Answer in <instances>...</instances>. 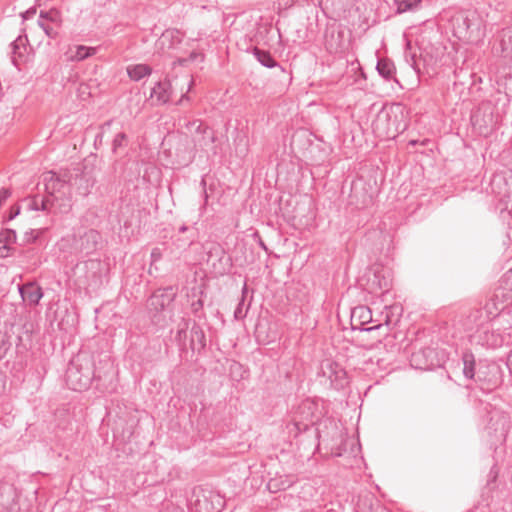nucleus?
Returning <instances> with one entry per match:
<instances>
[{"label":"nucleus","instance_id":"nucleus-49","mask_svg":"<svg viewBox=\"0 0 512 512\" xmlns=\"http://www.w3.org/2000/svg\"><path fill=\"white\" fill-rule=\"evenodd\" d=\"M511 358H512V353L508 354V358H507V365H509V363L511 362ZM510 367V366H508ZM511 370V368H509Z\"/></svg>","mask_w":512,"mask_h":512},{"label":"nucleus","instance_id":"nucleus-52","mask_svg":"<svg viewBox=\"0 0 512 512\" xmlns=\"http://www.w3.org/2000/svg\"><path fill=\"white\" fill-rule=\"evenodd\" d=\"M196 296H197L196 290L192 289V297H196Z\"/></svg>","mask_w":512,"mask_h":512},{"label":"nucleus","instance_id":"nucleus-6","mask_svg":"<svg viewBox=\"0 0 512 512\" xmlns=\"http://www.w3.org/2000/svg\"><path fill=\"white\" fill-rule=\"evenodd\" d=\"M484 430L493 443L504 441L510 428L509 415L487 404L484 407Z\"/></svg>","mask_w":512,"mask_h":512},{"label":"nucleus","instance_id":"nucleus-13","mask_svg":"<svg viewBox=\"0 0 512 512\" xmlns=\"http://www.w3.org/2000/svg\"><path fill=\"white\" fill-rule=\"evenodd\" d=\"M190 503L192 512H221L224 506L223 498L212 491L201 492L195 495Z\"/></svg>","mask_w":512,"mask_h":512},{"label":"nucleus","instance_id":"nucleus-36","mask_svg":"<svg viewBox=\"0 0 512 512\" xmlns=\"http://www.w3.org/2000/svg\"><path fill=\"white\" fill-rule=\"evenodd\" d=\"M39 20H43L48 23L56 24L57 20V12L51 10V11H41L39 15Z\"/></svg>","mask_w":512,"mask_h":512},{"label":"nucleus","instance_id":"nucleus-29","mask_svg":"<svg viewBox=\"0 0 512 512\" xmlns=\"http://www.w3.org/2000/svg\"><path fill=\"white\" fill-rule=\"evenodd\" d=\"M247 293V287L244 285L242 290V297L234 311V318L236 320H243L249 310V304H245V294Z\"/></svg>","mask_w":512,"mask_h":512},{"label":"nucleus","instance_id":"nucleus-40","mask_svg":"<svg viewBox=\"0 0 512 512\" xmlns=\"http://www.w3.org/2000/svg\"><path fill=\"white\" fill-rule=\"evenodd\" d=\"M11 196V191L8 188H2L0 190V207L2 204Z\"/></svg>","mask_w":512,"mask_h":512},{"label":"nucleus","instance_id":"nucleus-17","mask_svg":"<svg viewBox=\"0 0 512 512\" xmlns=\"http://www.w3.org/2000/svg\"><path fill=\"white\" fill-rule=\"evenodd\" d=\"M491 304L487 303L484 308L473 309L467 315L463 324L465 330L472 331L474 328L483 326L486 322L493 319L497 313L491 310ZM494 306V303H492Z\"/></svg>","mask_w":512,"mask_h":512},{"label":"nucleus","instance_id":"nucleus-26","mask_svg":"<svg viewBox=\"0 0 512 512\" xmlns=\"http://www.w3.org/2000/svg\"><path fill=\"white\" fill-rule=\"evenodd\" d=\"M253 55L264 67L274 68L278 65L277 61L272 57L269 51L254 47Z\"/></svg>","mask_w":512,"mask_h":512},{"label":"nucleus","instance_id":"nucleus-28","mask_svg":"<svg viewBox=\"0 0 512 512\" xmlns=\"http://www.w3.org/2000/svg\"><path fill=\"white\" fill-rule=\"evenodd\" d=\"M398 13L417 11L422 6V0H394Z\"/></svg>","mask_w":512,"mask_h":512},{"label":"nucleus","instance_id":"nucleus-32","mask_svg":"<svg viewBox=\"0 0 512 512\" xmlns=\"http://www.w3.org/2000/svg\"><path fill=\"white\" fill-rule=\"evenodd\" d=\"M96 52H97V48H95V47H87V46L79 45L76 47V52H75L73 58L78 61H82L90 56L95 55Z\"/></svg>","mask_w":512,"mask_h":512},{"label":"nucleus","instance_id":"nucleus-20","mask_svg":"<svg viewBox=\"0 0 512 512\" xmlns=\"http://www.w3.org/2000/svg\"><path fill=\"white\" fill-rule=\"evenodd\" d=\"M171 94V83L165 79L155 84L151 92V98L156 97L159 104H166L170 100Z\"/></svg>","mask_w":512,"mask_h":512},{"label":"nucleus","instance_id":"nucleus-3","mask_svg":"<svg viewBox=\"0 0 512 512\" xmlns=\"http://www.w3.org/2000/svg\"><path fill=\"white\" fill-rule=\"evenodd\" d=\"M94 378L92 360L87 354H73L65 374L67 387L74 391H83L89 388Z\"/></svg>","mask_w":512,"mask_h":512},{"label":"nucleus","instance_id":"nucleus-41","mask_svg":"<svg viewBox=\"0 0 512 512\" xmlns=\"http://www.w3.org/2000/svg\"><path fill=\"white\" fill-rule=\"evenodd\" d=\"M36 12H37L36 7H31L28 10H26L25 12L21 13V17L23 20H28V19L32 18L36 14Z\"/></svg>","mask_w":512,"mask_h":512},{"label":"nucleus","instance_id":"nucleus-12","mask_svg":"<svg viewBox=\"0 0 512 512\" xmlns=\"http://www.w3.org/2000/svg\"><path fill=\"white\" fill-rule=\"evenodd\" d=\"M462 372L465 378L474 379L476 381H486L489 379V374H495L498 371V366L494 363L486 367L479 362L476 364L474 354H461Z\"/></svg>","mask_w":512,"mask_h":512},{"label":"nucleus","instance_id":"nucleus-34","mask_svg":"<svg viewBox=\"0 0 512 512\" xmlns=\"http://www.w3.org/2000/svg\"><path fill=\"white\" fill-rule=\"evenodd\" d=\"M458 23V29H463L467 32L471 28V19L467 14H460L455 18Z\"/></svg>","mask_w":512,"mask_h":512},{"label":"nucleus","instance_id":"nucleus-57","mask_svg":"<svg viewBox=\"0 0 512 512\" xmlns=\"http://www.w3.org/2000/svg\"><path fill=\"white\" fill-rule=\"evenodd\" d=\"M385 118H386L387 120L390 118V116H389V114H388V113H386V114H385Z\"/></svg>","mask_w":512,"mask_h":512},{"label":"nucleus","instance_id":"nucleus-58","mask_svg":"<svg viewBox=\"0 0 512 512\" xmlns=\"http://www.w3.org/2000/svg\"><path fill=\"white\" fill-rule=\"evenodd\" d=\"M2 359V357L0 356V360Z\"/></svg>","mask_w":512,"mask_h":512},{"label":"nucleus","instance_id":"nucleus-35","mask_svg":"<svg viewBox=\"0 0 512 512\" xmlns=\"http://www.w3.org/2000/svg\"><path fill=\"white\" fill-rule=\"evenodd\" d=\"M194 242V235L192 236H185V237H177L175 239V244L177 248L179 249H186L190 247Z\"/></svg>","mask_w":512,"mask_h":512},{"label":"nucleus","instance_id":"nucleus-47","mask_svg":"<svg viewBox=\"0 0 512 512\" xmlns=\"http://www.w3.org/2000/svg\"><path fill=\"white\" fill-rule=\"evenodd\" d=\"M201 184H202V185H203V187L205 188V185H206L205 180H202V181H201ZM203 194H204V199H205V203H206V202H207V199H208V195H207V192H206V190H205V189L203 190Z\"/></svg>","mask_w":512,"mask_h":512},{"label":"nucleus","instance_id":"nucleus-14","mask_svg":"<svg viewBox=\"0 0 512 512\" xmlns=\"http://www.w3.org/2000/svg\"><path fill=\"white\" fill-rule=\"evenodd\" d=\"M96 183V177L92 169H75V174L69 178V184L76 192L86 197L91 193L92 188Z\"/></svg>","mask_w":512,"mask_h":512},{"label":"nucleus","instance_id":"nucleus-15","mask_svg":"<svg viewBox=\"0 0 512 512\" xmlns=\"http://www.w3.org/2000/svg\"><path fill=\"white\" fill-rule=\"evenodd\" d=\"M71 240L73 242V250L71 253H84L89 255L98 248L101 241V234L95 229H89L79 238L72 236Z\"/></svg>","mask_w":512,"mask_h":512},{"label":"nucleus","instance_id":"nucleus-39","mask_svg":"<svg viewBox=\"0 0 512 512\" xmlns=\"http://www.w3.org/2000/svg\"><path fill=\"white\" fill-rule=\"evenodd\" d=\"M502 282L506 289L512 291V268L504 274Z\"/></svg>","mask_w":512,"mask_h":512},{"label":"nucleus","instance_id":"nucleus-2","mask_svg":"<svg viewBox=\"0 0 512 512\" xmlns=\"http://www.w3.org/2000/svg\"><path fill=\"white\" fill-rule=\"evenodd\" d=\"M177 288L168 286L155 290L147 300L148 316L152 323L164 328L174 321V301Z\"/></svg>","mask_w":512,"mask_h":512},{"label":"nucleus","instance_id":"nucleus-33","mask_svg":"<svg viewBox=\"0 0 512 512\" xmlns=\"http://www.w3.org/2000/svg\"><path fill=\"white\" fill-rule=\"evenodd\" d=\"M38 25L43 29L44 33L51 39H56L58 36L59 22L56 24L48 23L43 20H38Z\"/></svg>","mask_w":512,"mask_h":512},{"label":"nucleus","instance_id":"nucleus-38","mask_svg":"<svg viewBox=\"0 0 512 512\" xmlns=\"http://www.w3.org/2000/svg\"><path fill=\"white\" fill-rule=\"evenodd\" d=\"M151 267L158 261L162 259V251L159 247H154L151 251Z\"/></svg>","mask_w":512,"mask_h":512},{"label":"nucleus","instance_id":"nucleus-30","mask_svg":"<svg viewBox=\"0 0 512 512\" xmlns=\"http://www.w3.org/2000/svg\"><path fill=\"white\" fill-rule=\"evenodd\" d=\"M128 145V136L124 132H119L115 135L112 141V153L118 154L120 150H123Z\"/></svg>","mask_w":512,"mask_h":512},{"label":"nucleus","instance_id":"nucleus-10","mask_svg":"<svg viewBox=\"0 0 512 512\" xmlns=\"http://www.w3.org/2000/svg\"><path fill=\"white\" fill-rule=\"evenodd\" d=\"M318 374L325 378L329 386L335 390H341L348 384L346 370L332 358L322 360Z\"/></svg>","mask_w":512,"mask_h":512},{"label":"nucleus","instance_id":"nucleus-25","mask_svg":"<svg viewBox=\"0 0 512 512\" xmlns=\"http://www.w3.org/2000/svg\"><path fill=\"white\" fill-rule=\"evenodd\" d=\"M27 203V208L33 211H44L48 213V194L46 196L35 195L24 200Z\"/></svg>","mask_w":512,"mask_h":512},{"label":"nucleus","instance_id":"nucleus-8","mask_svg":"<svg viewBox=\"0 0 512 512\" xmlns=\"http://www.w3.org/2000/svg\"><path fill=\"white\" fill-rule=\"evenodd\" d=\"M187 322L184 327L177 331L175 340L178 342L180 352H202L206 346V337L204 331L198 324H194L190 331V336L187 338L186 329Z\"/></svg>","mask_w":512,"mask_h":512},{"label":"nucleus","instance_id":"nucleus-27","mask_svg":"<svg viewBox=\"0 0 512 512\" xmlns=\"http://www.w3.org/2000/svg\"><path fill=\"white\" fill-rule=\"evenodd\" d=\"M199 296L196 300H192L190 304L191 313L197 320L205 319L206 315L204 312V301H203V295L204 291L200 290L198 292Z\"/></svg>","mask_w":512,"mask_h":512},{"label":"nucleus","instance_id":"nucleus-21","mask_svg":"<svg viewBox=\"0 0 512 512\" xmlns=\"http://www.w3.org/2000/svg\"><path fill=\"white\" fill-rule=\"evenodd\" d=\"M343 32L332 30L325 37V47L329 53H338L343 49Z\"/></svg>","mask_w":512,"mask_h":512},{"label":"nucleus","instance_id":"nucleus-22","mask_svg":"<svg viewBox=\"0 0 512 512\" xmlns=\"http://www.w3.org/2000/svg\"><path fill=\"white\" fill-rule=\"evenodd\" d=\"M16 241V232L12 229H3L0 232V257H7L10 245Z\"/></svg>","mask_w":512,"mask_h":512},{"label":"nucleus","instance_id":"nucleus-53","mask_svg":"<svg viewBox=\"0 0 512 512\" xmlns=\"http://www.w3.org/2000/svg\"><path fill=\"white\" fill-rule=\"evenodd\" d=\"M374 277H375V279L379 278L380 277V273L379 272H375Z\"/></svg>","mask_w":512,"mask_h":512},{"label":"nucleus","instance_id":"nucleus-45","mask_svg":"<svg viewBox=\"0 0 512 512\" xmlns=\"http://www.w3.org/2000/svg\"><path fill=\"white\" fill-rule=\"evenodd\" d=\"M378 286L381 291H387L389 287V282L386 279H384L383 283L381 281L378 282Z\"/></svg>","mask_w":512,"mask_h":512},{"label":"nucleus","instance_id":"nucleus-42","mask_svg":"<svg viewBox=\"0 0 512 512\" xmlns=\"http://www.w3.org/2000/svg\"><path fill=\"white\" fill-rule=\"evenodd\" d=\"M20 206L19 205H13L10 209L8 220L14 219L16 216L20 214Z\"/></svg>","mask_w":512,"mask_h":512},{"label":"nucleus","instance_id":"nucleus-5","mask_svg":"<svg viewBox=\"0 0 512 512\" xmlns=\"http://www.w3.org/2000/svg\"><path fill=\"white\" fill-rule=\"evenodd\" d=\"M322 416V410L319 400L304 399L293 412L292 420L286 426L289 435L297 437L304 431H307L311 425H314Z\"/></svg>","mask_w":512,"mask_h":512},{"label":"nucleus","instance_id":"nucleus-43","mask_svg":"<svg viewBox=\"0 0 512 512\" xmlns=\"http://www.w3.org/2000/svg\"><path fill=\"white\" fill-rule=\"evenodd\" d=\"M252 236H253V238L258 242L259 246H260L263 250L267 251V247H266V245H265L264 241L262 240V238H261V236H260L259 232H258V231H255V232L252 234Z\"/></svg>","mask_w":512,"mask_h":512},{"label":"nucleus","instance_id":"nucleus-24","mask_svg":"<svg viewBox=\"0 0 512 512\" xmlns=\"http://www.w3.org/2000/svg\"><path fill=\"white\" fill-rule=\"evenodd\" d=\"M152 68L147 64H135L127 67V74L133 81H140L144 77L151 75Z\"/></svg>","mask_w":512,"mask_h":512},{"label":"nucleus","instance_id":"nucleus-44","mask_svg":"<svg viewBox=\"0 0 512 512\" xmlns=\"http://www.w3.org/2000/svg\"><path fill=\"white\" fill-rule=\"evenodd\" d=\"M166 509L170 510V512H184V509L180 506H175L174 504L170 503L166 505Z\"/></svg>","mask_w":512,"mask_h":512},{"label":"nucleus","instance_id":"nucleus-37","mask_svg":"<svg viewBox=\"0 0 512 512\" xmlns=\"http://www.w3.org/2000/svg\"><path fill=\"white\" fill-rule=\"evenodd\" d=\"M499 474V469L496 465H493L489 471L488 479H487V486L490 487L491 484H494L497 480Z\"/></svg>","mask_w":512,"mask_h":512},{"label":"nucleus","instance_id":"nucleus-4","mask_svg":"<svg viewBox=\"0 0 512 512\" xmlns=\"http://www.w3.org/2000/svg\"><path fill=\"white\" fill-rule=\"evenodd\" d=\"M45 191L48 194V214H67L72 209L71 197L62 189L66 188V181L55 172L44 174Z\"/></svg>","mask_w":512,"mask_h":512},{"label":"nucleus","instance_id":"nucleus-31","mask_svg":"<svg viewBox=\"0 0 512 512\" xmlns=\"http://www.w3.org/2000/svg\"><path fill=\"white\" fill-rule=\"evenodd\" d=\"M399 308L397 306H386L385 307V319H384V325L387 327V331L385 333H388V331L395 327L397 322L399 321V314L397 315L396 319H393L394 312L398 310Z\"/></svg>","mask_w":512,"mask_h":512},{"label":"nucleus","instance_id":"nucleus-56","mask_svg":"<svg viewBox=\"0 0 512 512\" xmlns=\"http://www.w3.org/2000/svg\"><path fill=\"white\" fill-rule=\"evenodd\" d=\"M190 58H191V59H194V58H195V54H194V53H191Z\"/></svg>","mask_w":512,"mask_h":512},{"label":"nucleus","instance_id":"nucleus-11","mask_svg":"<svg viewBox=\"0 0 512 512\" xmlns=\"http://www.w3.org/2000/svg\"><path fill=\"white\" fill-rule=\"evenodd\" d=\"M318 374L325 378L329 386L335 390H341L348 384L346 370L332 358L322 360Z\"/></svg>","mask_w":512,"mask_h":512},{"label":"nucleus","instance_id":"nucleus-51","mask_svg":"<svg viewBox=\"0 0 512 512\" xmlns=\"http://www.w3.org/2000/svg\"><path fill=\"white\" fill-rule=\"evenodd\" d=\"M381 118H382V116H381V115H379V116H378V119H377V122H376V128H378V123L381 121Z\"/></svg>","mask_w":512,"mask_h":512},{"label":"nucleus","instance_id":"nucleus-7","mask_svg":"<svg viewBox=\"0 0 512 512\" xmlns=\"http://www.w3.org/2000/svg\"><path fill=\"white\" fill-rule=\"evenodd\" d=\"M183 41V35L177 29H167L165 30L161 36L157 39L155 43V51L154 56L158 55L160 57L173 59V65H184L187 62V59L176 57V51L178 50L180 44Z\"/></svg>","mask_w":512,"mask_h":512},{"label":"nucleus","instance_id":"nucleus-55","mask_svg":"<svg viewBox=\"0 0 512 512\" xmlns=\"http://www.w3.org/2000/svg\"><path fill=\"white\" fill-rule=\"evenodd\" d=\"M216 251H219L221 254H224V252L221 248H217Z\"/></svg>","mask_w":512,"mask_h":512},{"label":"nucleus","instance_id":"nucleus-1","mask_svg":"<svg viewBox=\"0 0 512 512\" xmlns=\"http://www.w3.org/2000/svg\"><path fill=\"white\" fill-rule=\"evenodd\" d=\"M372 321V311L365 305H359L351 311V326L353 330H360L361 347L366 350H392L395 346V336L384 333L382 338L375 335L383 324H377L373 327L364 326Z\"/></svg>","mask_w":512,"mask_h":512},{"label":"nucleus","instance_id":"nucleus-46","mask_svg":"<svg viewBox=\"0 0 512 512\" xmlns=\"http://www.w3.org/2000/svg\"><path fill=\"white\" fill-rule=\"evenodd\" d=\"M189 231V228L186 226V225H182L180 228H179V233L180 234H185L186 232Z\"/></svg>","mask_w":512,"mask_h":512},{"label":"nucleus","instance_id":"nucleus-54","mask_svg":"<svg viewBox=\"0 0 512 512\" xmlns=\"http://www.w3.org/2000/svg\"><path fill=\"white\" fill-rule=\"evenodd\" d=\"M234 367L238 368V369H241V365L237 364V363H234L233 365Z\"/></svg>","mask_w":512,"mask_h":512},{"label":"nucleus","instance_id":"nucleus-48","mask_svg":"<svg viewBox=\"0 0 512 512\" xmlns=\"http://www.w3.org/2000/svg\"><path fill=\"white\" fill-rule=\"evenodd\" d=\"M111 123H112V120H108V121H106V122L101 126V128L103 129V128H105V127H108V126H110V125H111Z\"/></svg>","mask_w":512,"mask_h":512},{"label":"nucleus","instance_id":"nucleus-18","mask_svg":"<svg viewBox=\"0 0 512 512\" xmlns=\"http://www.w3.org/2000/svg\"><path fill=\"white\" fill-rule=\"evenodd\" d=\"M19 293L29 305L35 306L43 297L42 288L35 283H26L19 287Z\"/></svg>","mask_w":512,"mask_h":512},{"label":"nucleus","instance_id":"nucleus-16","mask_svg":"<svg viewBox=\"0 0 512 512\" xmlns=\"http://www.w3.org/2000/svg\"><path fill=\"white\" fill-rule=\"evenodd\" d=\"M447 354H410L411 368L422 371H431L442 367Z\"/></svg>","mask_w":512,"mask_h":512},{"label":"nucleus","instance_id":"nucleus-50","mask_svg":"<svg viewBox=\"0 0 512 512\" xmlns=\"http://www.w3.org/2000/svg\"><path fill=\"white\" fill-rule=\"evenodd\" d=\"M184 99H188V97H187L186 95H183V96L180 98V100H179V102H178V103H181Z\"/></svg>","mask_w":512,"mask_h":512},{"label":"nucleus","instance_id":"nucleus-9","mask_svg":"<svg viewBox=\"0 0 512 512\" xmlns=\"http://www.w3.org/2000/svg\"><path fill=\"white\" fill-rule=\"evenodd\" d=\"M186 128L189 131L194 130L195 132L193 137L195 147L200 150H211L214 155L218 153L217 146L215 145L217 136L212 128L198 119L188 122Z\"/></svg>","mask_w":512,"mask_h":512},{"label":"nucleus","instance_id":"nucleus-23","mask_svg":"<svg viewBox=\"0 0 512 512\" xmlns=\"http://www.w3.org/2000/svg\"><path fill=\"white\" fill-rule=\"evenodd\" d=\"M376 69L384 79H395L396 68L392 60L388 58L379 59L376 65Z\"/></svg>","mask_w":512,"mask_h":512},{"label":"nucleus","instance_id":"nucleus-19","mask_svg":"<svg viewBox=\"0 0 512 512\" xmlns=\"http://www.w3.org/2000/svg\"><path fill=\"white\" fill-rule=\"evenodd\" d=\"M28 42L27 36L19 35L12 43H11V49H12V63L19 67L21 62L24 61L27 47L26 44Z\"/></svg>","mask_w":512,"mask_h":512}]
</instances>
